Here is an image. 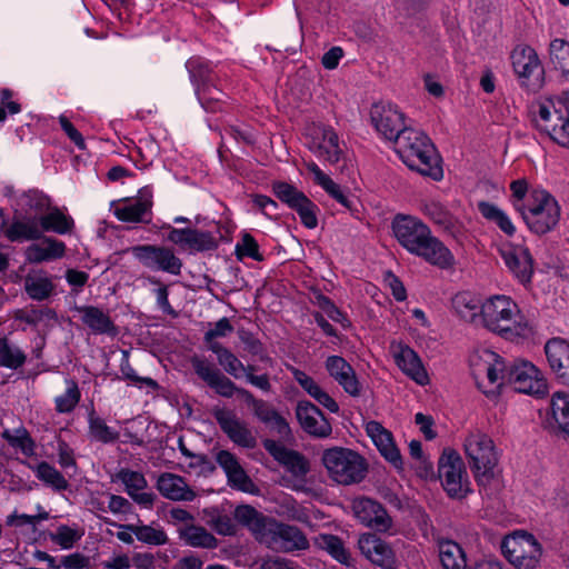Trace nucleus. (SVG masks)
Instances as JSON below:
<instances>
[{"label": "nucleus", "mask_w": 569, "mask_h": 569, "mask_svg": "<svg viewBox=\"0 0 569 569\" xmlns=\"http://www.w3.org/2000/svg\"><path fill=\"white\" fill-rule=\"evenodd\" d=\"M391 230L398 243L409 253L442 270L455 266L451 250L419 218L398 213L391 221Z\"/></svg>", "instance_id": "obj_1"}, {"label": "nucleus", "mask_w": 569, "mask_h": 569, "mask_svg": "<svg viewBox=\"0 0 569 569\" xmlns=\"http://www.w3.org/2000/svg\"><path fill=\"white\" fill-rule=\"evenodd\" d=\"M393 150L412 171L440 181L443 178L441 157L427 133L410 127L393 143Z\"/></svg>", "instance_id": "obj_2"}, {"label": "nucleus", "mask_w": 569, "mask_h": 569, "mask_svg": "<svg viewBox=\"0 0 569 569\" xmlns=\"http://www.w3.org/2000/svg\"><path fill=\"white\" fill-rule=\"evenodd\" d=\"M191 365L194 373L204 381L214 392L223 398H238L252 408L253 415L263 423H270L273 419L271 412H278L262 399L256 398L251 391L238 387L231 379L224 376L218 368L207 360L193 357Z\"/></svg>", "instance_id": "obj_3"}, {"label": "nucleus", "mask_w": 569, "mask_h": 569, "mask_svg": "<svg viewBox=\"0 0 569 569\" xmlns=\"http://www.w3.org/2000/svg\"><path fill=\"white\" fill-rule=\"evenodd\" d=\"M480 325L505 339L526 337L528 326L522 321L518 305L508 296L496 295L482 302Z\"/></svg>", "instance_id": "obj_4"}, {"label": "nucleus", "mask_w": 569, "mask_h": 569, "mask_svg": "<svg viewBox=\"0 0 569 569\" xmlns=\"http://www.w3.org/2000/svg\"><path fill=\"white\" fill-rule=\"evenodd\" d=\"M528 230L536 236L553 231L560 221L558 200L543 188H531L527 204L518 212Z\"/></svg>", "instance_id": "obj_5"}, {"label": "nucleus", "mask_w": 569, "mask_h": 569, "mask_svg": "<svg viewBox=\"0 0 569 569\" xmlns=\"http://www.w3.org/2000/svg\"><path fill=\"white\" fill-rule=\"evenodd\" d=\"M321 461L331 479L343 486L361 482L368 471L367 460L359 452L349 448L326 449Z\"/></svg>", "instance_id": "obj_6"}, {"label": "nucleus", "mask_w": 569, "mask_h": 569, "mask_svg": "<svg viewBox=\"0 0 569 569\" xmlns=\"http://www.w3.org/2000/svg\"><path fill=\"white\" fill-rule=\"evenodd\" d=\"M463 448L477 483H489L499 460L492 439L486 433L472 432L466 437Z\"/></svg>", "instance_id": "obj_7"}, {"label": "nucleus", "mask_w": 569, "mask_h": 569, "mask_svg": "<svg viewBox=\"0 0 569 569\" xmlns=\"http://www.w3.org/2000/svg\"><path fill=\"white\" fill-rule=\"evenodd\" d=\"M438 476L450 499L462 500L473 490L465 463L455 450H445L438 460Z\"/></svg>", "instance_id": "obj_8"}, {"label": "nucleus", "mask_w": 569, "mask_h": 569, "mask_svg": "<svg viewBox=\"0 0 569 569\" xmlns=\"http://www.w3.org/2000/svg\"><path fill=\"white\" fill-rule=\"evenodd\" d=\"M501 552L516 569H535L542 556V546L532 533L516 531L501 541Z\"/></svg>", "instance_id": "obj_9"}, {"label": "nucleus", "mask_w": 569, "mask_h": 569, "mask_svg": "<svg viewBox=\"0 0 569 569\" xmlns=\"http://www.w3.org/2000/svg\"><path fill=\"white\" fill-rule=\"evenodd\" d=\"M271 190L281 203L299 216L300 222L305 228L316 229L318 227L320 208L303 191L292 183L280 180L272 182Z\"/></svg>", "instance_id": "obj_10"}, {"label": "nucleus", "mask_w": 569, "mask_h": 569, "mask_svg": "<svg viewBox=\"0 0 569 569\" xmlns=\"http://www.w3.org/2000/svg\"><path fill=\"white\" fill-rule=\"evenodd\" d=\"M512 69L521 88L537 92L545 83V69L537 51L528 44H518L510 54Z\"/></svg>", "instance_id": "obj_11"}, {"label": "nucleus", "mask_w": 569, "mask_h": 569, "mask_svg": "<svg viewBox=\"0 0 569 569\" xmlns=\"http://www.w3.org/2000/svg\"><path fill=\"white\" fill-rule=\"evenodd\" d=\"M133 258L150 271H161L179 276L183 267L182 260L173 248L161 244H137L130 248Z\"/></svg>", "instance_id": "obj_12"}, {"label": "nucleus", "mask_w": 569, "mask_h": 569, "mask_svg": "<svg viewBox=\"0 0 569 569\" xmlns=\"http://www.w3.org/2000/svg\"><path fill=\"white\" fill-rule=\"evenodd\" d=\"M503 381L513 387L519 393L542 398L548 393L547 380L540 370L531 362L517 360L508 363Z\"/></svg>", "instance_id": "obj_13"}, {"label": "nucleus", "mask_w": 569, "mask_h": 569, "mask_svg": "<svg viewBox=\"0 0 569 569\" xmlns=\"http://www.w3.org/2000/svg\"><path fill=\"white\" fill-rule=\"evenodd\" d=\"M162 229L168 230L167 239L189 253L212 252L219 248V238L209 230L198 228H176L164 223Z\"/></svg>", "instance_id": "obj_14"}, {"label": "nucleus", "mask_w": 569, "mask_h": 569, "mask_svg": "<svg viewBox=\"0 0 569 569\" xmlns=\"http://www.w3.org/2000/svg\"><path fill=\"white\" fill-rule=\"evenodd\" d=\"M370 120L377 132L386 140L396 142L403 130L410 127L405 123V114L391 102H377L370 109Z\"/></svg>", "instance_id": "obj_15"}, {"label": "nucleus", "mask_w": 569, "mask_h": 569, "mask_svg": "<svg viewBox=\"0 0 569 569\" xmlns=\"http://www.w3.org/2000/svg\"><path fill=\"white\" fill-rule=\"evenodd\" d=\"M194 94L201 92H217L223 94V83L220 72L210 60L193 56L184 64Z\"/></svg>", "instance_id": "obj_16"}, {"label": "nucleus", "mask_w": 569, "mask_h": 569, "mask_svg": "<svg viewBox=\"0 0 569 569\" xmlns=\"http://www.w3.org/2000/svg\"><path fill=\"white\" fill-rule=\"evenodd\" d=\"M152 197V189L146 186L139 190V197L136 200L121 199L122 206L116 207L113 214L121 222L149 224L153 214Z\"/></svg>", "instance_id": "obj_17"}, {"label": "nucleus", "mask_w": 569, "mask_h": 569, "mask_svg": "<svg viewBox=\"0 0 569 569\" xmlns=\"http://www.w3.org/2000/svg\"><path fill=\"white\" fill-rule=\"evenodd\" d=\"M212 416L219 425L221 431L234 445L246 449L256 448V437L248 428L247 423L237 417L234 411L226 408H214Z\"/></svg>", "instance_id": "obj_18"}, {"label": "nucleus", "mask_w": 569, "mask_h": 569, "mask_svg": "<svg viewBox=\"0 0 569 569\" xmlns=\"http://www.w3.org/2000/svg\"><path fill=\"white\" fill-rule=\"evenodd\" d=\"M233 519L246 527L256 540L269 545L277 522L274 518L263 515L250 505H240L233 511Z\"/></svg>", "instance_id": "obj_19"}, {"label": "nucleus", "mask_w": 569, "mask_h": 569, "mask_svg": "<svg viewBox=\"0 0 569 569\" xmlns=\"http://www.w3.org/2000/svg\"><path fill=\"white\" fill-rule=\"evenodd\" d=\"M352 511L361 523L371 529L386 532L392 525L383 505L372 498L362 496L353 499Z\"/></svg>", "instance_id": "obj_20"}, {"label": "nucleus", "mask_w": 569, "mask_h": 569, "mask_svg": "<svg viewBox=\"0 0 569 569\" xmlns=\"http://www.w3.org/2000/svg\"><path fill=\"white\" fill-rule=\"evenodd\" d=\"M296 418L302 430L313 438H328L332 427L325 413L309 400H299L296 407Z\"/></svg>", "instance_id": "obj_21"}, {"label": "nucleus", "mask_w": 569, "mask_h": 569, "mask_svg": "<svg viewBox=\"0 0 569 569\" xmlns=\"http://www.w3.org/2000/svg\"><path fill=\"white\" fill-rule=\"evenodd\" d=\"M216 461L224 471L227 482L232 489L250 495L259 492L258 486L248 476L234 453L229 450H220L216 455Z\"/></svg>", "instance_id": "obj_22"}, {"label": "nucleus", "mask_w": 569, "mask_h": 569, "mask_svg": "<svg viewBox=\"0 0 569 569\" xmlns=\"http://www.w3.org/2000/svg\"><path fill=\"white\" fill-rule=\"evenodd\" d=\"M262 446L292 476L303 478L310 471L309 461L301 452L288 449L277 440L269 438L262 440Z\"/></svg>", "instance_id": "obj_23"}, {"label": "nucleus", "mask_w": 569, "mask_h": 569, "mask_svg": "<svg viewBox=\"0 0 569 569\" xmlns=\"http://www.w3.org/2000/svg\"><path fill=\"white\" fill-rule=\"evenodd\" d=\"M358 548L373 565L385 569H392L396 556L392 548L375 533H363L358 540Z\"/></svg>", "instance_id": "obj_24"}, {"label": "nucleus", "mask_w": 569, "mask_h": 569, "mask_svg": "<svg viewBox=\"0 0 569 569\" xmlns=\"http://www.w3.org/2000/svg\"><path fill=\"white\" fill-rule=\"evenodd\" d=\"M501 256L506 266L519 283L523 286L531 283L535 272V260L529 248L517 246L510 250L502 251Z\"/></svg>", "instance_id": "obj_25"}, {"label": "nucleus", "mask_w": 569, "mask_h": 569, "mask_svg": "<svg viewBox=\"0 0 569 569\" xmlns=\"http://www.w3.org/2000/svg\"><path fill=\"white\" fill-rule=\"evenodd\" d=\"M545 353L557 380L569 386V342L559 337L551 338L545 345Z\"/></svg>", "instance_id": "obj_26"}, {"label": "nucleus", "mask_w": 569, "mask_h": 569, "mask_svg": "<svg viewBox=\"0 0 569 569\" xmlns=\"http://www.w3.org/2000/svg\"><path fill=\"white\" fill-rule=\"evenodd\" d=\"M546 426L555 435L569 438V392L556 391L552 395Z\"/></svg>", "instance_id": "obj_27"}, {"label": "nucleus", "mask_w": 569, "mask_h": 569, "mask_svg": "<svg viewBox=\"0 0 569 569\" xmlns=\"http://www.w3.org/2000/svg\"><path fill=\"white\" fill-rule=\"evenodd\" d=\"M269 545L289 552L307 549L309 541L298 527L277 521Z\"/></svg>", "instance_id": "obj_28"}, {"label": "nucleus", "mask_w": 569, "mask_h": 569, "mask_svg": "<svg viewBox=\"0 0 569 569\" xmlns=\"http://www.w3.org/2000/svg\"><path fill=\"white\" fill-rule=\"evenodd\" d=\"M395 362L399 369L415 380L418 385L423 386L427 380V371L418 353L407 345H399L398 351L395 352Z\"/></svg>", "instance_id": "obj_29"}, {"label": "nucleus", "mask_w": 569, "mask_h": 569, "mask_svg": "<svg viewBox=\"0 0 569 569\" xmlns=\"http://www.w3.org/2000/svg\"><path fill=\"white\" fill-rule=\"evenodd\" d=\"M42 243H32L26 249L24 256L29 263H42L60 259L66 253V244L63 241L52 237H46L42 234Z\"/></svg>", "instance_id": "obj_30"}, {"label": "nucleus", "mask_w": 569, "mask_h": 569, "mask_svg": "<svg viewBox=\"0 0 569 569\" xmlns=\"http://www.w3.org/2000/svg\"><path fill=\"white\" fill-rule=\"evenodd\" d=\"M180 541L188 547L216 549L219 540L204 527L194 523L180 525L177 528Z\"/></svg>", "instance_id": "obj_31"}, {"label": "nucleus", "mask_w": 569, "mask_h": 569, "mask_svg": "<svg viewBox=\"0 0 569 569\" xmlns=\"http://www.w3.org/2000/svg\"><path fill=\"white\" fill-rule=\"evenodd\" d=\"M77 310L81 313V321L97 335L114 337L118 329L108 313L94 306H81Z\"/></svg>", "instance_id": "obj_32"}, {"label": "nucleus", "mask_w": 569, "mask_h": 569, "mask_svg": "<svg viewBox=\"0 0 569 569\" xmlns=\"http://www.w3.org/2000/svg\"><path fill=\"white\" fill-rule=\"evenodd\" d=\"M157 489L167 499L174 501H191L194 492L187 486L183 477L164 472L157 480Z\"/></svg>", "instance_id": "obj_33"}, {"label": "nucleus", "mask_w": 569, "mask_h": 569, "mask_svg": "<svg viewBox=\"0 0 569 569\" xmlns=\"http://www.w3.org/2000/svg\"><path fill=\"white\" fill-rule=\"evenodd\" d=\"M451 306L456 315L462 320L480 325L482 301L470 291H461L453 296Z\"/></svg>", "instance_id": "obj_34"}, {"label": "nucleus", "mask_w": 569, "mask_h": 569, "mask_svg": "<svg viewBox=\"0 0 569 569\" xmlns=\"http://www.w3.org/2000/svg\"><path fill=\"white\" fill-rule=\"evenodd\" d=\"M2 232L10 242L34 241L42 238L37 217L13 219Z\"/></svg>", "instance_id": "obj_35"}, {"label": "nucleus", "mask_w": 569, "mask_h": 569, "mask_svg": "<svg viewBox=\"0 0 569 569\" xmlns=\"http://www.w3.org/2000/svg\"><path fill=\"white\" fill-rule=\"evenodd\" d=\"M39 229L43 232L69 234L74 229V220L66 214L60 208L53 207L47 213L37 217Z\"/></svg>", "instance_id": "obj_36"}, {"label": "nucleus", "mask_w": 569, "mask_h": 569, "mask_svg": "<svg viewBox=\"0 0 569 569\" xmlns=\"http://www.w3.org/2000/svg\"><path fill=\"white\" fill-rule=\"evenodd\" d=\"M88 436L92 441L103 445H110L118 441L120 433L112 427H109L103 418L97 415L92 407L88 411Z\"/></svg>", "instance_id": "obj_37"}, {"label": "nucleus", "mask_w": 569, "mask_h": 569, "mask_svg": "<svg viewBox=\"0 0 569 569\" xmlns=\"http://www.w3.org/2000/svg\"><path fill=\"white\" fill-rule=\"evenodd\" d=\"M21 463L31 469L38 480L52 488L53 490L60 492L68 489V480L56 467L49 462L40 461L37 466H33L29 461L21 460Z\"/></svg>", "instance_id": "obj_38"}, {"label": "nucleus", "mask_w": 569, "mask_h": 569, "mask_svg": "<svg viewBox=\"0 0 569 569\" xmlns=\"http://www.w3.org/2000/svg\"><path fill=\"white\" fill-rule=\"evenodd\" d=\"M438 547L439 558L443 569H470L466 552L459 543L447 539L441 540Z\"/></svg>", "instance_id": "obj_39"}, {"label": "nucleus", "mask_w": 569, "mask_h": 569, "mask_svg": "<svg viewBox=\"0 0 569 569\" xmlns=\"http://www.w3.org/2000/svg\"><path fill=\"white\" fill-rule=\"evenodd\" d=\"M478 211L486 220L496 223L497 227L508 237L515 236L517 229L513 222L511 221L510 217L498 206L489 201H479Z\"/></svg>", "instance_id": "obj_40"}, {"label": "nucleus", "mask_w": 569, "mask_h": 569, "mask_svg": "<svg viewBox=\"0 0 569 569\" xmlns=\"http://www.w3.org/2000/svg\"><path fill=\"white\" fill-rule=\"evenodd\" d=\"M1 437L10 447L19 449L26 457L36 455L37 443L26 427L20 426L13 430L4 429Z\"/></svg>", "instance_id": "obj_41"}, {"label": "nucleus", "mask_w": 569, "mask_h": 569, "mask_svg": "<svg viewBox=\"0 0 569 569\" xmlns=\"http://www.w3.org/2000/svg\"><path fill=\"white\" fill-rule=\"evenodd\" d=\"M490 356L493 358V363H489L487 367V379L490 385L495 386V389L486 390L482 389L481 383L478 382V388L487 396L493 397L499 395V388L507 385L503 381L505 371L508 370V363L505 362L503 358L497 355L496 352H490Z\"/></svg>", "instance_id": "obj_42"}, {"label": "nucleus", "mask_w": 569, "mask_h": 569, "mask_svg": "<svg viewBox=\"0 0 569 569\" xmlns=\"http://www.w3.org/2000/svg\"><path fill=\"white\" fill-rule=\"evenodd\" d=\"M549 56L553 68L569 81V42L563 39H553L549 46Z\"/></svg>", "instance_id": "obj_43"}, {"label": "nucleus", "mask_w": 569, "mask_h": 569, "mask_svg": "<svg viewBox=\"0 0 569 569\" xmlns=\"http://www.w3.org/2000/svg\"><path fill=\"white\" fill-rule=\"evenodd\" d=\"M120 527L131 531L139 541L150 546H163L169 541L163 529H156L149 525H123Z\"/></svg>", "instance_id": "obj_44"}, {"label": "nucleus", "mask_w": 569, "mask_h": 569, "mask_svg": "<svg viewBox=\"0 0 569 569\" xmlns=\"http://www.w3.org/2000/svg\"><path fill=\"white\" fill-rule=\"evenodd\" d=\"M66 391L54 398V409L58 413H70L81 400V391L73 379L66 380Z\"/></svg>", "instance_id": "obj_45"}, {"label": "nucleus", "mask_w": 569, "mask_h": 569, "mask_svg": "<svg viewBox=\"0 0 569 569\" xmlns=\"http://www.w3.org/2000/svg\"><path fill=\"white\" fill-rule=\"evenodd\" d=\"M24 290L30 299L43 301L52 296L54 283L48 277H27Z\"/></svg>", "instance_id": "obj_46"}, {"label": "nucleus", "mask_w": 569, "mask_h": 569, "mask_svg": "<svg viewBox=\"0 0 569 569\" xmlns=\"http://www.w3.org/2000/svg\"><path fill=\"white\" fill-rule=\"evenodd\" d=\"M315 298L317 306L329 319L339 323L345 330L352 327V322L347 312L340 309L330 297L319 292Z\"/></svg>", "instance_id": "obj_47"}, {"label": "nucleus", "mask_w": 569, "mask_h": 569, "mask_svg": "<svg viewBox=\"0 0 569 569\" xmlns=\"http://www.w3.org/2000/svg\"><path fill=\"white\" fill-rule=\"evenodd\" d=\"M332 199L340 203L355 218L359 217V199L348 189L332 181L323 189Z\"/></svg>", "instance_id": "obj_48"}, {"label": "nucleus", "mask_w": 569, "mask_h": 569, "mask_svg": "<svg viewBox=\"0 0 569 569\" xmlns=\"http://www.w3.org/2000/svg\"><path fill=\"white\" fill-rule=\"evenodd\" d=\"M27 357L24 352L12 346L7 337L0 338V366L17 370L24 365Z\"/></svg>", "instance_id": "obj_49"}, {"label": "nucleus", "mask_w": 569, "mask_h": 569, "mask_svg": "<svg viewBox=\"0 0 569 569\" xmlns=\"http://www.w3.org/2000/svg\"><path fill=\"white\" fill-rule=\"evenodd\" d=\"M557 121L551 124H545L539 127L540 130L546 131L549 137L559 146L569 148V114L566 110V114L562 112H556Z\"/></svg>", "instance_id": "obj_50"}, {"label": "nucleus", "mask_w": 569, "mask_h": 569, "mask_svg": "<svg viewBox=\"0 0 569 569\" xmlns=\"http://www.w3.org/2000/svg\"><path fill=\"white\" fill-rule=\"evenodd\" d=\"M13 317L17 321L37 327L43 319L57 320V312L52 308L46 307L39 309L34 306H30L26 309H18Z\"/></svg>", "instance_id": "obj_51"}, {"label": "nucleus", "mask_w": 569, "mask_h": 569, "mask_svg": "<svg viewBox=\"0 0 569 569\" xmlns=\"http://www.w3.org/2000/svg\"><path fill=\"white\" fill-rule=\"evenodd\" d=\"M120 371L124 380H129L138 388L147 387L152 391H157L160 388L159 383L154 379L150 377H141L137 373L134 368L130 365L127 351L123 352V358L120 363Z\"/></svg>", "instance_id": "obj_52"}, {"label": "nucleus", "mask_w": 569, "mask_h": 569, "mask_svg": "<svg viewBox=\"0 0 569 569\" xmlns=\"http://www.w3.org/2000/svg\"><path fill=\"white\" fill-rule=\"evenodd\" d=\"M376 447L378 448L380 455L390 462L395 468H402V457L400 450L396 446L392 435L389 431L388 440H386L382 436L377 437L372 440Z\"/></svg>", "instance_id": "obj_53"}, {"label": "nucleus", "mask_w": 569, "mask_h": 569, "mask_svg": "<svg viewBox=\"0 0 569 569\" xmlns=\"http://www.w3.org/2000/svg\"><path fill=\"white\" fill-rule=\"evenodd\" d=\"M321 546L335 560L341 565H349L350 555L341 538L335 535H322Z\"/></svg>", "instance_id": "obj_54"}, {"label": "nucleus", "mask_w": 569, "mask_h": 569, "mask_svg": "<svg viewBox=\"0 0 569 569\" xmlns=\"http://www.w3.org/2000/svg\"><path fill=\"white\" fill-rule=\"evenodd\" d=\"M81 537L82 532L68 525H60L56 532H49L50 540L63 550L72 549Z\"/></svg>", "instance_id": "obj_55"}, {"label": "nucleus", "mask_w": 569, "mask_h": 569, "mask_svg": "<svg viewBox=\"0 0 569 569\" xmlns=\"http://www.w3.org/2000/svg\"><path fill=\"white\" fill-rule=\"evenodd\" d=\"M236 253L239 259L247 257L259 262L264 260V256L259 250L258 241L249 232H244L241 240L236 244Z\"/></svg>", "instance_id": "obj_56"}, {"label": "nucleus", "mask_w": 569, "mask_h": 569, "mask_svg": "<svg viewBox=\"0 0 569 569\" xmlns=\"http://www.w3.org/2000/svg\"><path fill=\"white\" fill-rule=\"evenodd\" d=\"M23 206L37 213H44L51 207L50 198L39 190H28L22 196Z\"/></svg>", "instance_id": "obj_57"}, {"label": "nucleus", "mask_w": 569, "mask_h": 569, "mask_svg": "<svg viewBox=\"0 0 569 569\" xmlns=\"http://www.w3.org/2000/svg\"><path fill=\"white\" fill-rule=\"evenodd\" d=\"M426 213L430 219L447 231H451L455 227L453 216L446 210L440 203L431 202L426 206Z\"/></svg>", "instance_id": "obj_58"}, {"label": "nucleus", "mask_w": 569, "mask_h": 569, "mask_svg": "<svg viewBox=\"0 0 569 569\" xmlns=\"http://www.w3.org/2000/svg\"><path fill=\"white\" fill-rule=\"evenodd\" d=\"M511 204L516 212H519L526 204L530 197L531 189H529L526 179H517L510 183Z\"/></svg>", "instance_id": "obj_59"}, {"label": "nucleus", "mask_w": 569, "mask_h": 569, "mask_svg": "<svg viewBox=\"0 0 569 569\" xmlns=\"http://www.w3.org/2000/svg\"><path fill=\"white\" fill-rule=\"evenodd\" d=\"M148 282L153 286H158V288L153 291L156 295V300L158 307L163 311V313L176 317L177 312L172 308L169 301V290L166 284H163L159 278L154 276H149L147 278Z\"/></svg>", "instance_id": "obj_60"}, {"label": "nucleus", "mask_w": 569, "mask_h": 569, "mask_svg": "<svg viewBox=\"0 0 569 569\" xmlns=\"http://www.w3.org/2000/svg\"><path fill=\"white\" fill-rule=\"evenodd\" d=\"M117 479L126 486V491H139L148 486L147 480L141 472L127 468H122L117 472Z\"/></svg>", "instance_id": "obj_61"}, {"label": "nucleus", "mask_w": 569, "mask_h": 569, "mask_svg": "<svg viewBox=\"0 0 569 569\" xmlns=\"http://www.w3.org/2000/svg\"><path fill=\"white\" fill-rule=\"evenodd\" d=\"M335 380L349 396L359 397L361 395V383L352 366L349 367V370L343 371L342 375H338V377H336Z\"/></svg>", "instance_id": "obj_62"}, {"label": "nucleus", "mask_w": 569, "mask_h": 569, "mask_svg": "<svg viewBox=\"0 0 569 569\" xmlns=\"http://www.w3.org/2000/svg\"><path fill=\"white\" fill-rule=\"evenodd\" d=\"M218 362L228 375L232 376L234 379H241V370H244V365L231 350L228 349L218 359Z\"/></svg>", "instance_id": "obj_63"}, {"label": "nucleus", "mask_w": 569, "mask_h": 569, "mask_svg": "<svg viewBox=\"0 0 569 569\" xmlns=\"http://www.w3.org/2000/svg\"><path fill=\"white\" fill-rule=\"evenodd\" d=\"M237 333L244 350L251 356H260L264 351L263 343L251 331L240 328Z\"/></svg>", "instance_id": "obj_64"}]
</instances>
